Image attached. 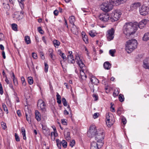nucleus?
Masks as SVG:
<instances>
[{"label": "nucleus", "instance_id": "nucleus-1", "mask_svg": "<svg viewBox=\"0 0 149 149\" xmlns=\"http://www.w3.org/2000/svg\"><path fill=\"white\" fill-rule=\"evenodd\" d=\"M137 23H126L124 26L123 32L126 36L128 37L135 33L137 29Z\"/></svg>", "mask_w": 149, "mask_h": 149}, {"label": "nucleus", "instance_id": "nucleus-2", "mask_svg": "<svg viewBox=\"0 0 149 149\" xmlns=\"http://www.w3.org/2000/svg\"><path fill=\"white\" fill-rule=\"evenodd\" d=\"M137 42L135 39L127 41L125 44V50L128 53H130L137 48Z\"/></svg>", "mask_w": 149, "mask_h": 149}, {"label": "nucleus", "instance_id": "nucleus-3", "mask_svg": "<svg viewBox=\"0 0 149 149\" xmlns=\"http://www.w3.org/2000/svg\"><path fill=\"white\" fill-rule=\"evenodd\" d=\"M104 137V135L102 130H98L97 133L95 136V140L97 143H99L100 147H102L104 144L103 141Z\"/></svg>", "mask_w": 149, "mask_h": 149}, {"label": "nucleus", "instance_id": "nucleus-4", "mask_svg": "<svg viewBox=\"0 0 149 149\" xmlns=\"http://www.w3.org/2000/svg\"><path fill=\"white\" fill-rule=\"evenodd\" d=\"M113 8V5L111 4L108 1L103 3L101 6V9L105 12L110 11Z\"/></svg>", "mask_w": 149, "mask_h": 149}, {"label": "nucleus", "instance_id": "nucleus-5", "mask_svg": "<svg viewBox=\"0 0 149 149\" xmlns=\"http://www.w3.org/2000/svg\"><path fill=\"white\" fill-rule=\"evenodd\" d=\"M121 13L118 10H116L111 15L110 20L112 22L118 20L120 17Z\"/></svg>", "mask_w": 149, "mask_h": 149}, {"label": "nucleus", "instance_id": "nucleus-6", "mask_svg": "<svg viewBox=\"0 0 149 149\" xmlns=\"http://www.w3.org/2000/svg\"><path fill=\"white\" fill-rule=\"evenodd\" d=\"M97 130L96 129V127L95 125H92L90 127L89 130L87 132L88 136L91 138L92 137L94 136H95V134L97 133Z\"/></svg>", "mask_w": 149, "mask_h": 149}, {"label": "nucleus", "instance_id": "nucleus-7", "mask_svg": "<svg viewBox=\"0 0 149 149\" xmlns=\"http://www.w3.org/2000/svg\"><path fill=\"white\" fill-rule=\"evenodd\" d=\"M139 11L141 15L145 16L149 13V8L145 5H143L139 8Z\"/></svg>", "mask_w": 149, "mask_h": 149}, {"label": "nucleus", "instance_id": "nucleus-8", "mask_svg": "<svg viewBox=\"0 0 149 149\" xmlns=\"http://www.w3.org/2000/svg\"><path fill=\"white\" fill-rule=\"evenodd\" d=\"M98 18L103 22H106L110 19V15L107 13L101 14L98 16Z\"/></svg>", "mask_w": 149, "mask_h": 149}, {"label": "nucleus", "instance_id": "nucleus-9", "mask_svg": "<svg viewBox=\"0 0 149 149\" xmlns=\"http://www.w3.org/2000/svg\"><path fill=\"white\" fill-rule=\"evenodd\" d=\"M107 38L108 40L109 41L112 40L113 38L114 33V30L113 28H111L107 31Z\"/></svg>", "mask_w": 149, "mask_h": 149}, {"label": "nucleus", "instance_id": "nucleus-10", "mask_svg": "<svg viewBox=\"0 0 149 149\" xmlns=\"http://www.w3.org/2000/svg\"><path fill=\"white\" fill-rule=\"evenodd\" d=\"M38 107L40 106V109L43 111H44L45 109V105L43 101L42 100H38Z\"/></svg>", "mask_w": 149, "mask_h": 149}, {"label": "nucleus", "instance_id": "nucleus-11", "mask_svg": "<svg viewBox=\"0 0 149 149\" xmlns=\"http://www.w3.org/2000/svg\"><path fill=\"white\" fill-rule=\"evenodd\" d=\"M99 146V143L93 141L91 143L90 149H99L101 148Z\"/></svg>", "mask_w": 149, "mask_h": 149}, {"label": "nucleus", "instance_id": "nucleus-12", "mask_svg": "<svg viewBox=\"0 0 149 149\" xmlns=\"http://www.w3.org/2000/svg\"><path fill=\"white\" fill-rule=\"evenodd\" d=\"M69 53L70 54L68 56V61L69 63H75V61L73 59V56L72 55V52H69Z\"/></svg>", "mask_w": 149, "mask_h": 149}, {"label": "nucleus", "instance_id": "nucleus-13", "mask_svg": "<svg viewBox=\"0 0 149 149\" xmlns=\"http://www.w3.org/2000/svg\"><path fill=\"white\" fill-rule=\"evenodd\" d=\"M143 67L149 70V57L146 58L143 61Z\"/></svg>", "mask_w": 149, "mask_h": 149}, {"label": "nucleus", "instance_id": "nucleus-14", "mask_svg": "<svg viewBox=\"0 0 149 149\" xmlns=\"http://www.w3.org/2000/svg\"><path fill=\"white\" fill-rule=\"evenodd\" d=\"M148 21V20L146 19H144L142 20L141 22H139L138 24H137V25L138 26L137 28L139 27L140 28H141L142 27L141 26V24L143 25V26H145Z\"/></svg>", "mask_w": 149, "mask_h": 149}, {"label": "nucleus", "instance_id": "nucleus-15", "mask_svg": "<svg viewBox=\"0 0 149 149\" xmlns=\"http://www.w3.org/2000/svg\"><path fill=\"white\" fill-rule=\"evenodd\" d=\"M103 66L105 69L109 70L111 67V65L109 62H106L104 63Z\"/></svg>", "mask_w": 149, "mask_h": 149}, {"label": "nucleus", "instance_id": "nucleus-16", "mask_svg": "<svg viewBox=\"0 0 149 149\" xmlns=\"http://www.w3.org/2000/svg\"><path fill=\"white\" fill-rule=\"evenodd\" d=\"M71 30L74 34H77L78 33V28L75 25L72 27Z\"/></svg>", "mask_w": 149, "mask_h": 149}, {"label": "nucleus", "instance_id": "nucleus-17", "mask_svg": "<svg viewBox=\"0 0 149 149\" xmlns=\"http://www.w3.org/2000/svg\"><path fill=\"white\" fill-rule=\"evenodd\" d=\"M91 82L94 84H97L99 83V80L95 77H93L90 79Z\"/></svg>", "mask_w": 149, "mask_h": 149}, {"label": "nucleus", "instance_id": "nucleus-18", "mask_svg": "<svg viewBox=\"0 0 149 149\" xmlns=\"http://www.w3.org/2000/svg\"><path fill=\"white\" fill-rule=\"evenodd\" d=\"M109 2L113 5V4H115L116 5H119L118 0H109Z\"/></svg>", "mask_w": 149, "mask_h": 149}, {"label": "nucleus", "instance_id": "nucleus-19", "mask_svg": "<svg viewBox=\"0 0 149 149\" xmlns=\"http://www.w3.org/2000/svg\"><path fill=\"white\" fill-rule=\"evenodd\" d=\"M149 40V33H145L143 38V40L144 41H147Z\"/></svg>", "mask_w": 149, "mask_h": 149}, {"label": "nucleus", "instance_id": "nucleus-20", "mask_svg": "<svg viewBox=\"0 0 149 149\" xmlns=\"http://www.w3.org/2000/svg\"><path fill=\"white\" fill-rule=\"evenodd\" d=\"M69 20L70 23L73 26H74V22L75 21V18L74 16H72L70 17L69 18Z\"/></svg>", "mask_w": 149, "mask_h": 149}, {"label": "nucleus", "instance_id": "nucleus-21", "mask_svg": "<svg viewBox=\"0 0 149 149\" xmlns=\"http://www.w3.org/2000/svg\"><path fill=\"white\" fill-rule=\"evenodd\" d=\"M58 52L60 55V56L63 58V60L65 61L66 59V57L64 56V54L62 52V51L61 50H58Z\"/></svg>", "mask_w": 149, "mask_h": 149}, {"label": "nucleus", "instance_id": "nucleus-22", "mask_svg": "<svg viewBox=\"0 0 149 149\" xmlns=\"http://www.w3.org/2000/svg\"><path fill=\"white\" fill-rule=\"evenodd\" d=\"M141 5V3L139 2L135 3L132 5L131 7L134 9H136L139 7Z\"/></svg>", "mask_w": 149, "mask_h": 149}, {"label": "nucleus", "instance_id": "nucleus-23", "mask_svg": "<svg viewBox=\"0 0 149 149\" xmlns=\"http://www.w3.org/2000/svg\"><path fill=\"white\" fill-rule=\"evenodd\" d=\"M4 1L5 2V4L3 5L4 8L6 10H8L10 8V6L8 3V0H4Z\"/></svg>", "mask_w": 149, "mask_h": 149}, {"label": "nucleus", "instance_id": "nucleus-24", "mask_svg": "<svg viewBox=\"0 0 149 149\" xmlns=\"http://www.w3.org/2000/svg\"><path fill=\"white\" fill-rule=\"evenodd\" d=\"M4 48L3 46L2 45H1V50L2 51L1 52L3 58L5 59L6 58V56L5 53L4 51Z\"/></svg>", "mask_w": 149, "mask_h": 149}, {"label": "nucleus", "instance_id": "nucleus-25", "mask_svg": "<svg viewBox=\"0 0 149 149\" xmlns=\"http://www.w3.org/2000/svg\"><path fill=\"white\" fill-rule=\"evenodd\" d=\"M25 40L26 43L29 44L31 43L30 37L28 36H26L25 37Z\"/></svg>", "mask_w": 149, "mask_h": 149}, {"label": "nucleus", "instance_id": "nucleus-26", "mask_svg": "<svg viewBox=\"0 0 149 149\" xmlns=\"http://www.w3.org/2000/svg\"><path fill=\"white\" fill-rule=\"evenodd\" d=\"M64 135L67 140L68 141L70 139L71 137L70 136V132H67L66 135L65 134Z\"/></svg>", "mask_w": 149, "mask_h": 149}, {"label": "nucleus", "instance_id": "nucleus-27", "mask_svg": "<svg viewBox=\"0 0 149 149\" xmlns=\"http://www.w3.org/2000/svg\"><path fill=\"white\" fill-rule=\"evenodd\" d=\"M21 131L22 133V135L23 136V139L24 140H26V133H25V130L23 128V127L21 129Z\"/></svg>", "mask_w": 149, "mask_h": 149}, {"label": "nucleus", "instance_id": "nucleus-28", "mask_svg": "<svg viewBox=\"0 0 149 149\" xmlns=\"http://www.w3.org/2000/svg\"><path fill=\"white\" fill-rule=\"evenodd\" d=\"M43 132L46 136L50 135V132L49 130L48 129H47V130H45L43 131Z\"/></svg>", "mask_w": 149, "mask_h": 149}, {"label": "nucleus", "instance_id": "nucleus-29", "mask_svg": "<svg viewBox=\"0 0 149 149\" xmlns=\"http://www.w3.org/2000/svg\"><path fill=\"white\" fill-rule=\"evenodd\" d=\"M114 123V121H112V120H111V121H106V123L107 125V126H108V127H110Z\"/></svg>", "mask_w": 149, "mask_h": 149}, {"label": "nucleus", "instance_id": "nucleus-30", "mask_svg": "<svg viewBox=\"0 0 149 149\" xmlns=\"http://www.w3.org/2000/svg\"><path fill=\"white\" fill-rule=\"evenodd\" d=\"M118 98L119 100L121 102H122L124 101V98L123 95L121 94H120L118 96Z\"/></svg>", "mask_w": 149, "mask_h": 149}, {"label": "nucleus", "instance_id": "nucleus-31", "mask_svg": "<svg viewBox=\"0 0 149 149\" xmlns=\"http://www.w3.org/2000/svg\"><path fill=\"white\" fill-rule=\"evenodd\" d=\"M61 143L62 145L63 146L64 148H66L67 146V143L66 141L65 140H63L61 142Z\"/></svg>", "mask_w": 149, "mask_h": 149}, {"label": "nucleus", "instance_id": "nucleus-32", "mask_svg": "<svg viewBox=\"0 0 149 149\" xmlns=\"http://www.w3.org/2000/svg\"><path fill=\"white\" fill-rule=\"evenodd\" d=\"M82 37L83 40L85 42V43H88V38L87 36V35H85L84 36H83Z\"/></svg>", "mask_w": 149, "mask_h": 149}, {"label": "nucleus", "instance_id": "nucleus-33", "mask_svg": "<svg viewBox=\"0 0 149 149\" xmlns=\"http://www.w3.org/2000/svg\"><path fill=\"white\" fill-rule=\"evenodd\" d=\"M77 63L81 68L85 66V65L83 63L82 61H78V63Z\"/></svg>", "mask_w": 149, "mask_h": 149}, {"label": "nucleus", "instance_id": "nucleus-34", "mask_svg": "<svg viewBox=\"0 0 149 149\" xmlns=\"http://www.w3.org/2000/svg\"><path fill=\"white\" fill-rule=\"evenodd\" d=\"M28 79L29 83V84L31 85L33 84V78L31 77H28Z\"/></svg>", "mask_w": 149, "mask_h": 149}, {"label": "nucleus", "instance_id": "nucleus-35", "mask_svg": "<svg viewBox=\"0 0 149 149\" xmlns=\"http://www.w3.org/2000/svg\"><path fill=\"white\" fill-rule=\"evenodd\" d=\"M2 108L4 111L6 112V113H8V110L5 104H3Z\"/></svg>", "mask_w": 149, "mask_h": 149}, {"label": "nucleus", "instance_id": "nucleus-36", "mask_svg": "<svg viewBox=\"0 0 149 149\" xmlns=\"http://www.w3.org/2000/svg\"><path fill=\"white\" fill-rule=\"evenodd\" d=\"M62 101L63 104L64 106H66L67 105V102L65 98L63 97L62 99Z\"/></svg>", "mask_w": 149, "mask_h": 149}, {"label": "nucleus", "instance_id": "nucleus-37", "mask_svg": "<svg viewBox=\"0 0 149 149\" xmlns=\"http://www.w3.org/2000/svg\"><path fill=\"white\" fill-rule=\"evenodd\" d=\"M26 115V119L29 122V123L31 122V119L30 118V115L29 114V116H28V114L27 113H25Z\"/></svg>", "mask_w": 149, "mask_h": 149}, {"label": "nucleus", "instance_id": "nucleus-38", "mask_svg": "<svg viewBox=\"0 0 149 149\" xmlns=\"http://www.w3.org/2000/svg\"><path fill=\"white\" fill-rule=\"evenodd\" d=\"M53 43L55 47L56 46L55 45H56V46H58L60 44V42L58 40H55L53 41Z\"/></svg>", "mask_w": 149, "mask_h": 149}, {"label": "nucleus", "instance_id": "nucleus-39", "mask_svg": "<svg viewBox=\"0 0 149 149\" xmlns=\"http://www.w3.org/2000/svg\"><path fill=\"white\" fill-rule=\"evenodd\" d=\"M49 56L52 58L53 53V49H49Z\"/></svg>", "mask_w": 149, "mask_h": 149}, {"label": "nucleus", "instance_id": "nucleus-40", "mask_svg": "<svg viewBox=\"0 0 149 149\" xmlns=\"http://www.w3.org/2000/svg\"><path fill=\"white\" fill-rule=\"evenodd\" d=\"M89 35L92 37H95L97 34V33L93 32L92 31H90L89 32Z\"/></svg>", "mask_w": 149, "mask_h": 149}, {"label": "nucleus", "instance_id": "nucleus-41", "mask_svg": "<svg viewBox=\"0 0 149 149\" xmlns=\"http://www.w3.org/2000/svg\"><path fill=\"white\" fill-rule=\"evenodd\" d=\"M12 28L13 30L14 31H17V25L16 24H12Z\"/></svg>", "mask_w": 149, "mask_h": 149}, {"label": "nucleus", "instance_id": "nucleus-42", "mask_svg": "<svg viewBox=\"0 0 149 149\" xmlns=\"http://www.w3.org/2000/svg\"><path fill=\"white\" fill-rule=\"evenodd\" d=\"M75 59L77 63H78V61H81V59L80 57L78 55L76 56Z\"/></svg>", "mask_w": 149, "mask_h": 149}, {"label": "nucleus", "instance_id": "nucleus-43", "mask_svg": "<svg viewBox=\"0 0 149 149\" xmlns=\"http://www.w3.org/2000/svg\"><path fill=\"white\" fill-rule=\"evenodd\" d=\"M21 80L22 83V84L23 86H25L26 85V83L25 80V79L23 77H21Z\"/></svg>", "mask_w": 149, "mask_h": 149}, {"label": "nucleus", "instance_id": "nucleus-44", "mask_svg": "<svg viewBox=\"0 0 149 149\" xmlns=\"http://www.w3.org/2000/svg\"><path fill=\"white\" fill-rule=\"evenodd\" d=\"M122 109L121 107H119L118 108L117 113L118 114L119 116H120L121 113Z\"/></svg>", "mask_w": 149, "mask_h": 149}, {"label": "nucleus", "instance_id": "nucleus-45", "mask_svg": "<svg viewBox=\"0 0 149 149\" xmlns=\"http://www.w3.org/2000/svg\"><path fill=\"white\" fill-rule=\"evenodd\" d=\"M1 125L3 129L5 130L7 128L6 123H4L3 122H1Z\"/></svg>", "mask_w": 149, "mask_h": 149}, {"label": "nucleus", "instance_id": "nucleus-46", "mask_svg": "<svg viewBox=\"0 0 149 149\" xmlns=\"http://www.w3.org/2000/svg\"><path fill=\"white\" fill-rule=\"evenodd\" d=\"M115 52V50H110L109 51V54L112 56H114Z\"/></svg>", "mask_w": 149, "mask_h": 149}, {"label": "nucleus", "instance_id": "nucleus-47", "mask_svg": "<svg viewBox=\"0 0 149 149\" xmlns=\"http://www.w3.org/2000/svg\"><path fill=\"white\" fill-rule=\"evenodd\" d=\"M81 76L82 79H84V75L85 74L83 70H82L80 71Z\"/></svg>", "mask_w": 149, "mask_h": 149}, {"label": "nucleus", "instance_id": "nucleus-48", "mask_svg": "<svg viewBox=\"0 0 149 149\" xmlns=\"http://www.w3.org/2000/svg\"><path fill=\"white\" fill-rule=\"evenodd\" d=\"M45 72H46L48 71V65L46 63H45Z\"/></svg>", "mask_w": 149, "mask_h": 149}, {"label": "nucleus", "instance_id": "nucleus-49", "mask_svg": "<svg viewBox=\"0 0 149 149\" xmlns=\"http://www.w3.org/2000/svg\"><path fill=\"white\" fill-rule=\"evenodd\" d=\"M75 144V141L74 140H73L72 141L70 142V146H71L72 147Z\"/></svg>", "mask_w": 149, "mask_h": 149}, {"label": "nucleus", "instance_id": "nucleus-50", "mask_svg": "<svg viewBox=\"0 0 149 149\" xmlns=\"http://www.w3.org/2000/svg\"><path fill=\"white\" fill-rule=\"evenodd\" d=\"M119 92L118 90L116 91L115 90L114 92H113V95L114 97H115L116 96H117L118 95V94Z\"/></svg>", "mask_w": 149, "mask_h": 149}, {"label": "nucleus", "instance_id": "nucleus-51", "mask_svg": "<svg viewBox=\"0 0 149 149\" xmlns=\"http://www.w3.org/2000/svg\"><path fill=\"white\" fill-rule=\"evenodd\" d=\"M38 32L41 34H43L44 33V31L40 27H39L38 28Z\"/></svg>", "mask_w": 149, "mask_h": 149}, {"label": "nucleus", "instance_id": "nucleus-52", "mask_svg": "<svg viewBox=\"0 0 149 149\" xmlns=\"http://www.w3.org/2000/svg\"><path fill=\"white\" fill-rule=\"evenodd\" d=\"M15 140L17 141H20L19 136L17 133L15 134Z\"/></svg>", "mask_w": 149, "mask_h": 149}, {"label": "nucleus", "instance_id": "nucleus-53", "mask_svg": "<svg viewBox=\"0 0 149 149\" xmlns=\"http://www.w3.org/2000/svg\"><path fill=\"white\" fill-rule=\"evenodd\" d=\"M93 97L95 98V101H97L98 99V96L95 94H93Z\"/></svg>", "mask_w": 149, "mask_h": 149}, {"label": "nucleus", "instance_id": "nucleus-54", "mask_svg": "<svg viewBox=\"0 0 149 149\" xmlns=\"http://www.w3.org/2000/svg\"><path fill=\"white\" fill-rule=\"evenodd\" d=\"M32 57L35 59H36L37 58V56L36 54L35 53H32Z\"/></svg>", "mask_w": 149, "mask_h": 149}, {"label": "nucleus", "instance_id": "nucleus-55", "mask_svg": "<svg viewBox=\"0 0 149 149\" xmlns=\"http://www.w3.org/2000/svg\"><path fill=\"white\" fill-rule=\"evenodd\" d=\"M13 81L15 85L17 86L18 85V82L16 78H13Z\"/></svg>", "mask_w": 149, "mask_h": 149}, {"label": "nucleus", "instance_id": "nucleus-56", "mask_svg": "<svg viewBox=\"0 0 149 149\" xmlns=\"http://www.w3.org/2000/svg\"><path fill=\"white\" fill-rule=\"evenodd\" d=\"M99 114L98 113H95L93 115V118L94 119L96 118H97Z\"/></svg>", "mask_w": 149, "mask_h": 149}, {"label": "nucleus", "instance_id": "nucleus-57", "mask_svg": "<svg viewBox=\"0 0 149 149\" xmlns=\"http://www.w3.org/2000/svg\"><path fill=\"white\" fill-rule=\"evenodd\" d=\"M110 116H109V114L108 113L106 114V121H109L110 120Z\"/></svg>", "mask_w": 149, "mask_h": 149}, {"label": "nucleus", "instance_id": "nucleus-58", "mask_svg": "<svg viewBox=\"0 0 149 149\" xmlns=\"http://www.w3.org/2000/svg\"><path fill=\"white\" fill-rule=\"evenodd\" d=\"M20 15H21V17L20 18H19V17H18V19H19V20L21 19H22L23 17V12L22 11H21V12H20Z\"/></svg>", "mask_w": 149, "mask_h": 149}, {"label": "nucleus", "instance_id": "nucleus-59", "mask_svg": "<svg viewBox=\"0 0 149 149\" xmlns=\"http://www.w3.org/2000/svg\"><path fill=\"white\" fill-rule=\"evenodd\" d=\"M127 1V0H118V1H119V4L123 3H124L126 2Z\"/></svg>", "mask_w": 149, "mask_h": 149}, {"label": "nucleus", "instance_id": "nucleus-60", "mask_svg": "<svg viewBox=\"0 0 149 149\" xmlns=\"http://www.w3.org/2000/svg\"><path fill=\"white\" fill-rule=\"evenodd\" d=\"M36 118V119L38 121H40L41 120V118L40 117V115H38L37 116H35Z\"/></svg>", "mask_w": 149, "mask_h": 149}, {"label": "nucleus", "instance_id": "nucleus-61", "mask_svg": "<svg viewBox=\"0 0 149 149\" xmlns=\"http://www.w3.org/2000/svg\"><path fill=\"white\" fill-rule=\"evenodd\" d=\"M17 113L18 116H19L20 117V116H21V111L20 110H18L17 111Z\"/></svg>", "mask_w": 149, "mask_h": 149}, {"label": "nucleus", "instance_id": "nucleus-62", "mask_svg": "<svg viewBox=\"0 0 149 149\" xmlns=\"http://www.w3.org/2000/svg\"><path fill=\"white\" fill-rule=\"evenodd\" d=\"M40 56L42 59L43 60L45 59V56L43 53L41 52L40 53Z\"/></svg>", "mask_w": 149, "mask_h": 149}, {"label": "nucleus", "instance_id": "nucleus-63", "mask_svg": "<svg viewBox=\"0 0 149 149\" xmlns=\"http://www.w3.org/2000/svg\"><path fill=\"white\" fill-rule=\"evenodd\" d=\"M56 96L57 100L61 99V97L58 93H57V95Z\"/></svg>", "mask_w": 149, "mask_h": 149}, {"label": "nucleus", "instance_id": "nucleus-64", "mask_svg": "<svg viewBox=\"0 0 149 149\" xmlns=\"http://www.w3.org/2000/svg\"><path fill=\"white\" fill-rule=\"evenodd\" d=\"M58 10H55L54 12V15L56 16L58 15Z\"/></svg>", "mask_w": 149, "mask_h": 149}]
</instances>
